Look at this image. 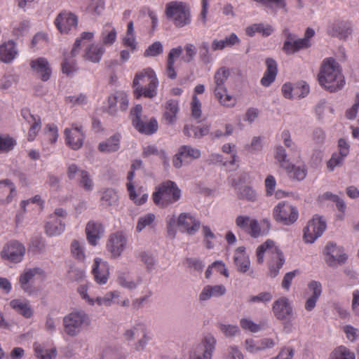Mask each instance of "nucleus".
<instances>
[{"label":"nucleus","instance_id":"1","mask_svg":"<svg viewBox=\"0 0 359 359\" xmlns=\"http://www.w3.org/2000/svg\"><path fill=\"white\" fill-rule=\"evenodd\" d=\"M318 79L320 85L330 92L341 90L345 85L341 67L333 57L323 60Z\"/></svg>","mask_w":359,"mask_h":359},{"label":"nucleus","instance_id":"2","mask_svg":"<svg viewBox=\"0 0 359 359\" xmlns=\"http://www.w3.org/2000/svg\"><path fill=\"white\" fill-rule=\"evenodd\" d=\"M166 225L168 235L173 238L177 234V226L182 232L189 235L196 234L201 227V222L194 215L182 212L177 217L175 215H168Z\"/></svg>","mask_w":359,"mask_h":359},{"label":"nucleus","instance_id":"3","mask_svg":"<svg viewBox=\"0 0 359 359\" xmlns=\"http://www.w3.org/2000/svg\"><path fill=\"white\" fill-rule=\"evenodd\" d=\"M165 14L176 27L182 28L191 22V10L183 1H172L165 5Z\"/></svg>","mask_w":359,"mask_h":359},{"label":"nucleus","instance_id":"4","mask_svg":"<svg viewBox=\"0 0 359 359\" xmlns=\"http://www.w3.org/2000/svg\"><path fill=\"white\" fill-rule=\"evenodd\" d=\"M181 197V190L177 184L168 180L163 182L153 194V200L155 204L166 207L177 202Z\"/></svg>","mask_w":359,"mask_h":359},{"label":"nucleus","instance_id":"5","mask_svg":"<svg viewBox=\"0 0 359 359\" xmlns=\"http://www.w3.org/2000/svg\"><path fill=\"white\" fill-rule=\"evenodd\" d=\"M88 315L83 310H75L66 315L63 318L65 333L70 337L79 335L83 329L90 325Z\"/></svg>","mask_w":359,"mask_h":359},{"label":"nucleus","instance_id":"6","mask_svg":"<svg viewBox=\"0 0 359 359\" xmlns=\"http://www.w3.org/2000/svg\"><path fill=\"white\" fill-rule=\"evenodd\" d=\"M283 34L285 40L283 43V50L287 54H294L296 52L309 48L311 46V39L314 36L313 29L308 27L302 39L297 38V36L290 32L289 29H285Z\"/></svg>","mask_w":359,"mask_h":359},{"label":"nucleus","instance_id":"7","mask_svg":"<svg viewBox=\"0 0 359 359\" xmlns=\"http://www.w3.org/2000/svg\"><path fill=\"white\" fill-rule=\"evenodd\" d=\"M275 159L280 167L283 168L291 177L299 181L303 180L307 175V168L304 163L298 165L292 164L287 157V154L284 147L278 145L275 148Z\"/></svg>","mask_w":359,"mask_h":359},{"label":"nucleus","instance_id":"8","mask_svg":"<svg viewBox=\"0 0 359 359\" xmlns=\"http://www.w3.org/2000/svg\"><path fill=\"white\" fill-rule=\"evenodd\" d=\"M216 345V338L212 334H207L200 343L191 348L189 359H212Z\"/></svg>","mask_w":359,"mask_h":359},{"label":"nucleus","instance_id":"9","mask_svg":"<svg viewBox=\"0 0 359 359\" xmlns=\"http://www.w3.org/2000/svg\"><path fill=\"white\" fill-rule=\"evenodd\" d=\"M274 219L285 225L294 224L299 217L297 208L286 201L279 202L273 210Z\"/></svg>","mask_w":359,"mask_h":359},{"label":"nucleus","instance_id":"10","mask_svg":"<svg viewBox=\"0 0 359 359\" xmlns=\"http://www.w3.org/2000/svg\"><path fill=\"white\" fill-rule=\"evenodd\" d=\"M327 227L326 221L318 215L313 216L304 229V238L306 243H313L320 237Z\"/></svg>","mask_w":359,"mask_h":359},{"label":"nucleus","instance_id":"11","mask_svg":"<svg viewBox=\"0 0 359 359\" xmlns=\"http://www.w3.org/2000/svg\"><path fill=\"white\" fill-rule=\"evenodd\" d=\"M67 213L63 208L55 209L54 213L50 216L46 224V232L50 236H56L62 233L65 229L64 222Z\"/></svg>","mask_w":359,"mask_h":359},{"label":"nucleus","instance_id":"12","mask_svg":"<svg viewBox=\"0 0 359 359\" xmlns=\"http://www.w3.org/2000/svg\"><path fill=\"white\" fill-rule=\"evenodd\" d=\"M201 152L198 149L190 145H182L173 157L172 164L176 168H180L184 163L201 157Z\"/></svg>","mask_w":359,"mask_h":359},{"label":"nucleus","instance_id":"13","mask_svg":"<svg viewBox=\"0 0 359 359\" xmlns=\"http://www.w3.org/2000/svg\"><path fill=\"white\" fill-rule=\"evenodd\" d=\"M36 276L43 277L44 271L39 267L25 269L19 276V284L21 289L29 295H32L36 292L35 288L32 285L34 278Z\"/></svg>","mask_w":359,"mask_h":359},{"label":"nucleus","instance_id":"14","mask_svg":"<svg viewBox=\"0 0 359 359\" xmlns=\"http://www.w3.org/2000/svg\"><path fill=\"white\" fill-rule=\"evenodd\" d=\"M65 135L66 144L74 150L83 146L86 137L83 127L76 123L72 124L70 128H65Z\"/></svg>","mask_w":359,"mask_h":359},{"label":"nucleus","instance_id":"15","mask_svg":"<svg viewBox=\"0 0 359 359\" xmlns=\"http://www.w3.org/2000/svg\"><path fill=\"white\" fill-rule=\"evenodd\" d=\"M26 249L23 244L17 241H11L4 248L3 257L13 263L21 262Z\"/></svg>","mask_w":359,"mask_h":359},{"label":"nucleus","instance_id":"16","mask_svg":"<svg viewBox=\"0 0 359 359\" xmlns=\"http://www.w3.org/2000/svg\"><path fill=\"white\" fill-rule=\"evenodd\" d=\"M55 24L62 34H68L75 30L78 25L77 16L68 11L61 12L55 20Z\"/></svg>","mask_w":359,"mask_h":359},{"label":"nucleus","instance_id":"17","mask_svg":"<svg viewBox=\"0 0 359 359\" xmlns=\"http://www.w3.org/2000/svg\"><path fill=\"white\" fill-rule=\"evenodd\" d=\"M324 254L325 262L330 266H334L337 264L344 263L347 256L344 252V249L337 246L334 243H328L325 248Z\"/></svg>","mask_w":359,"mask_h":359},{"label":"nucleus","instance_id":"18","mask_svg":"<svg viewBox=\"0 0 359 359\" xmlns=\"http://www.w3.org/2000/svg\"><path fill=\"white\" fill-rule=\"evenodd\" d=\"M127 238L123 232H116L110 235L107 248L114 257H118L126 248Z\"/></svg>","mask_w":359,"mask_h":359},{"label":"nucleus","instance_id":"19","mask_svg":"<svg viewBox=\"0 0 359 359\" xmlns=\"http://www.w3.org/2000/svg\"><path fill=\"white\" fill-rule=\"evenodd\" d=\"M92 272L97 283L100 285L107 283L109 275L108 263L100 257L95 258Z\"/></svg>","mask_w":359,"mask_h":359},{"label":"nucleus","instance_id":"20","mask_svg":"<svg viewBox=\"0 0 359 359\" xmlns=\"http://www.w3.org/2000/svg\"><path fill=\"white\" fill-rule=\"evenodd\" d=\"M275 317L280 320H287L292 314V307L287 297L276 299L272 306Z\"/></svg>","mask_w":359,"mask_h":359},{"label":"nucleus","instance_id":"21","mask_svg":"<svg viewBox=\"0 0 359 359\" xmlns=\"http://www.w3.org/2000/svg\"><path fill=\"white\" fill-rule=\"evenodd\" d=\"M104 229L100 222L90 221L86 227V238L88 243L96 246L98 241L103 236Z\"/></svg>","mask_w":359,"mask_h":359},{"label":"nucleus","instance_id":"22","mask_svg":"<svg viewBox=\"0 0 359 359\" xmlns=\"http://www.w3.org/2000/svg\"><path fill=\"white\" fill-rule=\"evenodd\" d=\"M30 67L40 76L42 81H46L50 79L52 70L46 58L39 57L31 60Z\"/></svg>","mask_w":359,"mask_h":359},{"label":"nucleus","instance_id":"23","mask_svg":"<svg viewBox=\"0 0 359 359\" xmlns=\"http://www.w3.org/2000/svg\"><path fill=\"white\" fill-rule=\"evenodd\" d=\"M133 125L137 131L145 135L154 134L158 128V122L154 118L147 120L146 117H142V119L137 117L133 119Z\"/></svg>","mask_w":359,"mask_h":359},{"label":"nucleus","instance_id":"24","mask_svg":"<svg viewBox=\"0 0 359 359\" xmlns=\"http://www.w3.org/2000/svg\"><path fill=\"white\" fill-rule=\"evenodd\" d=\"M233 262L238 271L246 273L250 267V259L243 246L237 248L233 255Z\"/></svg>","mask_w":359,"mask_h":359},{"label":"nucleus","instance_id":"25","mask_svg":"<svg viewBox=\"0 0 359 359\" xmlns=\"http://www.w3.org/2000/svg\"><path fill=\"white\" fill-rule=\"evenodd\" d=\"M271 228V223L268 219H263L259 222L256 219H252L248 227V233L254 238L265 236Z\"/></svg>","mask_w":359,"mask_h":359},{"label":"nucleus","instance_id":"26","mask_svg":"<svg viewBox=\"0 0 359 359\" xmlns=\"http://www.w3.org/2000/svg\"><path fill=\"white\" fill-rule=\"evenodd\" d=\"M352 29L349 22L334 21L328 28V32L333 36L346 39L351 34Z\"/></svg>","mask_w":359,"mask_h":359},{"label":"nucleus","instance_id":"27","mask_svg":"<svg viewBox=\"0 0 359 359\" xmlns=\"http://www.w3.org/2000/svg\"><path fill=\"white\" fill-rule=\"evenodd\" d=\"M242 181V177H239V180L236 179H230V183L236 190V194L239 199L246 200L249 201H255L257 198V193L255 190L250 186L239 187V183Z\"/></svg>","mask_w":359,"mask_h":359},{"label":"nucleus","instance_id":"28","mask_svg":"<svg viewBox=\"0 0 359 359\" xmlns=\"http://www.w3.org/2000/svg\"><path fill=\"white\" fill-rule=\"evenodd\" d=\"M106 49L104 46L100 43H91L88 46L83 53V58L93 63H98L100 62Z\"/></svg>","mask_w":359,"mask_h":359},{"label":"nucleus","instance_id":"29","mask_svg":"<svg viewBox=\"0 0 359 359\" xmlns=\"http://www.w3.org/2000/svg\"><path fill=\"white\" fill-rule=\"evenodd\" d=\"M183 48L181 46L172 48L170 50L166 64V75L169 79H175L177 77V72L175 69L176 60L181 57Z\"/></svg>","mask_w":359,"mask_h":359},{"label":"nucleus","instance_id":"30","mask_svg":"<svg viewBox=\"0 0 359 359\" xmlns=\"http://www.w3.org/2000/svg\"><path fill=\"white\" fill-rule=\"evenodd\" d=\"M159 81L158 78L151 80L149 83L142 85L141 87H136L134 90V95L137 98L144 97L147 98L152 99L157 95V89L158 87Z\"/></svg>","mask_w":359,"mask_h":359},{"label":"nucleus","instance_id":"31","mask_svg":"<svg viewBox=\"0 0 359 359\" xmlns=\"http://www.w3.org/2000/svg\"><path fill=\"white\" fill-rule=\"evenodd\" d=\"M266 69L261 79L260 83L264 87H269L276 79L278 74V65L272 58L266 60Z\"/></svg>","mask_w":359,"mask_h":359},{"label":"nucleus","instance_id":"32","mask_svg":"<svg viewBox=\"0 0 359 359\" xmlns=\"http://www.w3.org/2000/svg\"><path fill=\"white\" fill-rule=\"evenodd\" d=\"M226 287L223 285H210L203 287L198 299L201 302L209 300L211 297H219L225 294Z\"/></svg>","mask_w":359,"mask_h":359},{"label":"nucleus","instance_id":"33","mask_svg":"<svg viewBox=\"0 0 359 359\" xmlns=\"http://www.w3.org/2000/svg\"><path fill=\"white\" fill-rule=\"evenodd\" d=\"M284 263L285 257L281 250L280 249H273V255L270 257L268 263L270 276L272 278L276 277Z\"/></svg>","mask_w":359,"mask_h":359},{"label":"nucleus","instance_id":"34","mask_svg":"<svg viewBox=\"0 0 359 359\" xmlns=\"http://www.w3.org/2000/svg\"><path fill=\"white\" fill-rule=\"evenodd\" d=\"M157 78L156 74L154 70L151 67L144 68L136 72L133 81L134 90L136 87H141L142 85L149 83L153 79Z\"/></svg>","mask_w":359,"mask_h":359},{"label":"nucleus","instance_id":"35","mask_svg":"<svg viewBox=\"0 0 359 359\" xmlns=\"http://www.w3.org/2000/svg\"><path fill=\"white\" fill-rule=\"evenodd\" d=\"M179 111L180 107L178 100L170 99L165 102L163 116L168 123L173 124L176 122L177 115Z\"/></svg>","mask_w":359,"mask_h":359},{"label":"nucleus","instance_id":"36","mask_svg":"<svg viewBox=\"0 0 359 359\" xmlns=\"http://www.w3.org/2000/svg\"><path fill=\"white\" fill-rule=\"evenodd\" d=\"M135 170H131L128 174L127 179L128 182L127 183V189L129 193V197L130 200H132L137 205H142L147 201L148 194H143L140 197H139V195L135 191L134 185L132 183V181L135 177Z\"/></svg>","mask_w":359,"mask_h":359},{"label":"nucleus","instance_id":"37","mask_svg":"<svg viewBox=\"0 0 359 359\" xmlns=\"http://www.w3.org/2000/svg\"><path fill=\"white\" fill-rule=\"evenodd\" d=\"M18 50L15 43L9 40L8 42L1 44V62L10 63L17 57Z\"/></svg>","mask_w":359,"mask_h":359},{"label":"nucleus","instance_id":"38","mask_svg":"<svg viewBox=\"0 0 359 359\" xmlns=\"http://www.w3.org/2000/svg\"><path fill=\"white\" fill-rule=\"evenodd\" d=\"M102 45L111 46L116 41L117 32L115 27L111 23H106L102 28L100 34Z\"/></svg>","mask_w":359,"mask_h":359},{"label":"nucleus","instance_id":"39","mask_svg":"<svg viewBox=\"0 0 359 359\" xmlns=\"http://www.w3.org/2000/svg\"><path fill=\"white\" fill-rule=\"evenodd\" d=\"M274 29L270 25L255 23L245 29V34L249 36H253L256 33H260L264 36H269L273 32Z\"/></svg>","mask_w":359,"mask_h":359},{"label":"nucleus","instance_id":"40","mask_svg":"<svg viewBox=\"0 0 359 359\" xmlns=\"http://www.w3.org/2000/svg\"><path fill=\"white\" fill-rule=\"evenodd\" d=\"M11 306L25 318H29L33 315V311L27 300L13 299L10 303Z\"/></svg>","mask_w":359,"mask_h":359},{"label":"nucleus","instance_id":"41","mask_svg":"<svg viewBox=\"0 0 359 359\" xmlns=\"http://www.w3.org/2000/svg\"><path fill=\"white\" fill-rule=\"evenodd\" d=\"M121 135L115 134L107 139L106 141L100 143L99 149L102 152H114L118 150L120 147Z\"/></svg>","mask_w":359,"mask_h":359},{"label":"nucleus","instance_id":"42","mask_svg":"<svg viewBox=\"0 0 359 359\" xmlns=\"http://www.w3.org/2000/svg\"><path fill=\"white\" fill-rule=\"evenodd\" d=\"M215 96L218 100L220 104L225 107L231 108L236 104V99L228 93L226 88H224V91L219 90H213Z\"/></svg>","mask_w":359,"mask_h":359},{"label":"nucleus","instance_id":"43","mask_svg":"<svg viewBox=\"0 0 359 359\" xmlns=\"http://www.w3.org/2000/svg\"><path fill=\"white\" fill-rule=\"evenodd\" d=\"M120 292L118 291L109 292L104 297H97L95 299V304L98 306H110L114 304H119L118 297Z\"/></svg>","mask_w":359,"mask_h":359},{"label":"nucleus","instance_id":"44","mask_svg":"<svg viewBox=\"0 0 359 359\" xmlns=\"http://www.w3.org/2000/svg\"><path fill=\"white\" fill-rule=\"evenodd\" d=\"M229 76V71L226 67L219 68L214 76L215 87L213 90H224L225 81Z\"/></svg>","mask_w":359,"mask_h":359},{"label":"nucleus","instance_id":"45","mask_svg":"<svg viewBox=\"0 0 359 359\" xmlns=\"http://www.w3.org/2000/svg\"><path fill=\"white\" fill-rule=\"evenodd\" d=\"M273 249H278L275 246L273 241L267 240L265 243L259 245L257 249V262L259 264L263 263L264 253H268L271 257L273 255Z\"/></svg>","mask_w":359,"mask_h":359},{"label":"nucleus","instance_id":"46","mask_svg":"<svg viewBox=\"0 0 359 359\" xmlns=\"http://www.w3.org/2000/svg\"><path fill=\"white\" fill-rule=\"evenodd\" d=\"M330 359H355L354 352L345 346L335 348L330 354Z\"/></svg>","mask_w":359,"mask_h":359},{"label":"nucleus","instance_id":"47","mask_svg":"<svg viewBox=\"0 0 359 359\" xmlns=\"http://www.w3.org/2000/svg\"><path fill=\"white\" fill-rule=\"evenodd\" d=\"M281 139L284 145L289 149V151L298 158L300 157V149L297 144L291 139L290 133L285 130L281 133Z\"/></svg>","mask_w":359,"mask_h":359},{"label":"nucleus","instance_id":"48","mask_svg":"<svg viewBox=\"0 0 359 359\" xmlns=\"http://www.w3.org/2000/svg\"><path fill=\"white\" fill-rule=\"evenodd\" d=\"M156 219V216L154 213L149 212L141 215L137 220L136 231L141 232L147 227L152 228Z\"/></svg>","mask_w":359,"mask_h":359},{"label":"nucleus","instance_id":"49","mask_svg":"<svg viewBox=\"0 0 359 359\" xmlns=\"http://www.w3.org/2000/svg\"><path fill=\"white\" fill-rule=\"evenodd\" d=\"M1 194L6 196V202H11L17 194L15 186L9 180H1Z\"/></svg>","mask_w":359,"mask_h":359},{"label":"nucleus","instance_id":"50","mask_svg":"<svg viewBox=\"0 0 359 359\" xmlns=\"http://www.w3.org/2000/svg\"><path fill=\"white\" fill-rule=\"evenodd\" d=\"M77 182L79 187L87 192L92 191L95 188L93 179L87 170L81 172V176L78 178Z\"/></svg>","mask_w":359,"mask_h":359},{"label":"nucleus","instance_id":"51","mask_svg":"<svg viewBox=\"0 0 359 359\" xmlns=\"http://www.w3.org/2000/svg\"><path fill=\"white\" fill-rule=\"evenodd\" d=\"M71 252L72 256L78 261L84 262L86 259L85 243L74 240L71 243Z\"/></svg>","mask_w":359,"mask_h":359},{"label":"nucleus","instance_id":"52","mask_svg":"<svg viewBox=\"0 0 359 359\" xmlns=\"http://www.w3.org/2000/svg\"><path fill=\"white\" fill-rule=\"evenodd\" d=\"M240 325L243 330L252 333H257L263 330L262 323H257L250 318H242L240 320Z\"/></svg>","mask_w":359,"mask_h":359},{"label":"nucleus","instance_id":"53","mask_svg":"<svg viewBox=\"0 0 359 359\" xmlns=\"http://www.w3.org/2000/svg\"><path fill=\"white\" fill-rule=\"evenodd\" d=\"M101 203L102 205L111 206L115 204L118 200V196L113 189H106L102 191Z\"/></svg>","mask_w":359,"mask_h":359},{"label":"nucleus","instance_id":"54","mask_svg":"<svg viewBox=\"0 0 359 359\" xmlns=\"http://www.w3.org/2000/svg\"><path fill=\"white\" fill-rule=\"evenodd\" d=\"M217 327L226 337H236L241 332L240 328L237 325L219 323Z\"/></svg>","mask_w":359,"mask_h":359},{"label":"nucleus","instance_id":"55","mask_svg":"<svg viewBox=\"0 0 359 359\" xmlns=\"http://www.w3.org/2000/svg\"><path fill=\"white\" fill-rule=\"evenodd\" d=\"M34 346L36 355L39 359H53L56 357L57 351L55 348L45 349L38 344H35Z\"/></svg>","mask_w":359,"mask_h":359},{"label":"nucleus","instance_id":"56","mask_svg":"<svg viewBox=\"0 0 359 359\" xmlns=\"http://www.w3.org/2000/svg\"><path fill=\"white\" fill-rule=\"evenodd\" d=\"M273 295L270 292H262L257 295H251L248 299L249 304H267L271 301Z\"/></svg>","mask_w":359,"mask_h":359},{"label":"nucleus","instance_id":"57","mask_svg":"<svg viewBox=\"0 0 359 359\" xmlns=\"http://www.w3.org/2000/svg\"><path fill=\"white\" fill-rule=\"evenodd\" d=\"M199 57L204 64H209L213 60L210 53L209 43L207 41H202L199 45Z\"/></svg>","mask_w":359,"mask_h":359},{"label":"nucleus","instance_id":"58","mask_svg":"<svg viewBox=\"0 0 359 359\" xmlns=\"http://www.w3.org/2000/svg\"><path fill=\"white\" fill-rule=\"evenodd\" d=\"M163 52V46L161 42L157 41L152 43L148 46L144 53V56L148 57H156L162 54Z\"/></svg>","mask_w":359,"mask_h":359},{"label":"nucleus","instance_id":"59","mask_svg":"<svg viewBox=\"0 0 359 359\" xmlns=\"http://www.w3.org/2000/svg\"><path fill=\"white\" fill-rule=\"evenodd\" d=\"M13 34L16 36H20L25 34L29 28V22L26 20H23L20 22H15L12 25Z\"/></svg>","mask_w":359,"mask_h":359},{"label":"nucleus","instance_id":"60","mask_svg":"<svg viewBox=\"0 0 359 359\" xmlns=\"http://www.w3.org/2000/svg\"><path fill=\"white\" fill-rule=\"evenodd\" d=\"M185 264L191 270L200 273L203 271L205 266L203 262L197 257H187L185 259Z\"/></svg>","mask_w":359,"mask_h":359},{"label":"nucleus","instance_id":"61","mask_svg":"<svg viewBox=\"0 0 359 359\" xmlns=\"http://www.w3.org/2000/svg\"><path fill=\"white\" fill-rule=\"evenodd\" d=\"M62 70L67 76L74 74L77 70L76 60L72 57H65L64 62L62 64Z\"/></svg>","mask_w":359,"mask_h":359},{"label":"nucleus","instance_id":"62","mask_svg":"<svg viewBox=\"0 0 359 359\" xmlns=\"http://www.w3.org/2000/svg\"><path fill=\"white\" fill-rule=\"evenodd\" d=\"M104 9V0H90L87 11L94 15H100Z\"/></svg>","mask_w":359,"mask_h":359},{"label":"nucleus","instance_id":"63","mask_svg":"<svg viewBox=\"0 0 359 359\" xmlns=\"http://www.w3.org/2000/svg\"><path fill=\"white\" fill-rule=\"evenodd\" d=\"M184 49L185 55L182 56V60L186 63H189L194 60L197 53L196 47L193 43H187L184 45Z\"/></svg>","mask_w":359,"mask_h":359},{"label":"nucleus","instance_id":"64","mask_svg":"<svg viewBox=\"0 0 359 359\" xmlns=\"http://www.w3.org/2000/svg\"><path fill=\"white\" fill-rule=\"evenodd\" d=\"M225 359H244V355L236 345H231L226 349Z\"/></svg>","mask_w":359,"mask_h":359}]
</instances>
